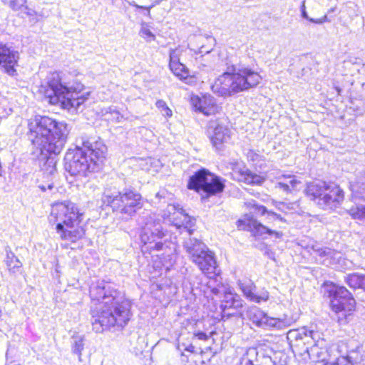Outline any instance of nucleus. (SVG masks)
Returning a JSON list of instances; mask_svg holds the SVG:
<instances>
[{
	"label": "nucleus",
	"mask_w": 365,
	"mask_h": 365,
	"mask_svg": "<svg viewBox=\"0 0 365 365\" xmlns=\"http://www.w3.org/2000/svg\"><path fill=\"white\" fill-rule=\"evenodd\" d=\"M29 138L33 145L39 150L41 160H46L41 168L43 180L38 187L43 192H58L56 158L51 155H57L62 150L68 134L67 125L58 123L47 116H38L29 124Z\"/></svg>",
	"instance_id": "1"
},
{
	"label": "nucleus",
	"mask_w": 365,
	"mask_h": 365,
	"mask_svg": "<svg viewBox=\"0 0 365 365\" xmlns=\"http://www.w3.org/2000/svg\"><path fill=\"white\" fill-rule=\"evenodd\" d=\"M90 297L99 303L92 311L93 329L102 332L115 327L123 329L130 319L131 303L125 296L103 281L92 283Z\"/></svg>",
	"instance_id": "2"
},
{
	"label": "nucleus",
	"mask_w": 365,
	"mask_h": 365,
	"mask_svg": "<svg viewBox=\"0 0 365 365\" xmlns=\"http://www.w3.org/2000/svg\"><path fill=\"white\" fill-rule=\"evenodd\" d=\"M74 149H69L65 155V169L71 175L86 177L100 169L106 158L107 148L103 142L91 140L82 136Z\"/></svg>",
	"instance_id": "3"
},
{
	"label": "nucleus",
	"mask_w": 365,
	"mask_h": 365,
	"mask_svg": "<svg viewBox=\"0 0 365 365\" xmlns=\"http://www.w3.org/2000/svg\"><path fill=\"white\" fill-rule=\"evenodd\" d=\"M83 89L84 86L77 81H71L70 75L54 72L47 78L44 96L50 104L68 110H78L87 99L84 94H80Z\"/></svg>",
	"instance_id": "4"
},
{
	"label": "nucleus",
	"mask_w": 365,
	"mask_h": 365,
	"mask_svg": "<svg viewBox=\"0 0 365 365\" xmlns=\"http://www.w3.org/2000/svg\"><path fill=\"white\" fill-rule=\"evenodd\" d=\"M262 79L260 74L248 66L232 64L215 81L211 88L219 96L227 98L256 87Z\"/></svg>",
	"instance_id": "5"
},
{
	"label": "nucleus",
	"mask_w": 365,
	"mask_h": 365,
	"mask_svg": "<svg viewBox=\"0 0 365 365\" xmlns=\"http://www.w3.org/2000/svg\"><path fill=\"white\" fill-rule=\"evenodd\" d=\"M83 214L76 205L70 201L54 203L48 216L51 225H55L56 233L62 240L76 242L86 233L81 225Z\"/></svg>",
	"instance_id": "6"
},
{
	"label": "nucleus",
	"mask_w": 365,
	"mask_h": 365,
	"mask_svg": "<svg viewBox=\"0 0 365 365\" xmlns=\"http://www.w3.org/2000/svg\"><path fill=\"white\" fill-rule=\"evenodd\" d=\"M102 200L113 211L128 217L133 216L143 205L140 194L130 190H123L122 192L106 190Z\"/></svg>",
	"instance_id": "7"
},
{
	"label": "nucleus",
	"mask_w": 365,
	"mask_h": 365,
	"mask_svg": "<svg viewBox=\"0 0 365 365\" xmlns=\"http://www.w3.org/2000/svg\"><path fill=\"white\" fill-rule=\"evenodd\" d=\"M190 259L207 277L212 278L217 273V262L214 253L207 246L195 238H189L184 242Z\"/></svg>",
	"instance_id": "8"
},
{
	"label": "nucleus",
	"mask_w": 365,
	"mask_h": 365,
	"mask_svg": "<svg viewBox=\"0 0 365 365\" xmlns=\"http://www.w3.org/2000/svg\"><path fill=\"white\" fill-rule=\"evenodd\" d=\"M187 187L197 192L202 191L210 196L222 192L225 183L221 178L203 168L190 178Z\"/></svg>",
	"instance_id": "9"
},
{
	"label": "nucleus",
	"mask_w": 365,
	"mask_h": 365,
	"mask_svg": "<svg viewBox=\"0 0 365 365\" xmlns=\"http://www.w3.org/2000/svg\"><path fill=\"white\" fill-rule=\"evenodd\" d=\"M311 334L309 339L310 343L304 345V348L299 351V354L304 355L307 354L309 359L312 361L315 362H324L327 361V356L331 358L333 354H339L337 348L335 346H332L327 349V342L322 337V333L317 331H309Z\"/></svg>",
	"instance_id": "10"
},
{
	"label": "nucleus",
	"mask_w": 365,
	"mask_h": 365,
	"mask_svg": "<svg viewBox=\"0 0 365 365\" xmlns=\"http://www.w3.org/2000/svg\"><path fill=\"white\" fill-rule=\"evenodd\" d=\"M331 307L338 314V320L345 322L347 316L355 309V300L350 292L343 286L334 285L330 291Z\"/></svg>",
	"instance_id": "11"
},
{
	"label": "nucleus",
	"mask_w": 365,
	"mask_h": 365,
	"mask_svg": "<svg viewBox=\"0 0 365 365\" xmlns=\"http://www.w3.org/2000/svg\"><path fill=\"white\" fill-rule=\"evenodd\" d=\"M247 316L253 324L264 329L283 330L289 327L293 323L292 319L287 317L283 318L269 317L257 307H250L247 310Z\"/></svg>",
	"instance_id": "12"
},
{
	"label": "nucleus",
	"mask_w": 365,
	"mask_h": 365,
	"mask_svg": "<svg viewBox=\"0 0 365 365\" xmlns=\"http://www.w3.org/2000/svg\"><path fill=\"white\" fill-rule=\"evenodd\" d=\"M144 226L140 235L141 241L145 244H152L165 236V232L160 224L161 220L155 214L148 213L141 217Z\"/></svg>",
	"instance_id": "13"
},
{
	"label": "nucleus",
	"mask_w": 365,
	"mask_h": 365,
	"mask_svg": "<svg viewBox=\"0 0 365 365\" xmlns=\"http://www.w3.org/2000/svg\"><path fill=\"white\" fill-rule=\"evenodd\" d=\"M344 197V192L339 185L327 182L323 196L317 203L323 210H334L341 205Z\"/></svg>",
	"instance_id": "14"
},
{
	"label": "nucleus",
	"mask_w": 365,
	"mask_h": 365,
	"mask_svg": "<svg viewBox=\"0 0 365 365\" xmlns=\"http://www.w3.org/2000/svg\"><path fill=\"white\" fill-rule=\"evenodd\" d=\"M207 135L213 146H219L227 142L230 138V130L220 119H211L207 126Z\"/></svg>",
	"instance_id": "15"
},
{
	"label": "nucleus",
	"mask_w": 365,
	"mask_h": 365,
	"mask_svg": "<svg viewBox=\"0 0 365 365\" xmlns=\"http://www.w3.org/2000/svg\"><path fill=\"white\" fill-rule=\"evenodd\" d=\"M237 227L239 230L250 231L255 236H262L264 234L274 235L276 238H280L282 236V232L272 230L257 220L248 216L237 221Z\"/></svg>",
	"instance_id": "16"
},
{
	"label": "nucleus",
	"mask_w": 365,
	"mask_h": 365,
	"mask_svg": "<svg viewBox=\"0 0 365 365\" xmlns=\"http://www.w3.org/2000/svg\"><path fill=\"white\" fill-rule=\"evenodd\" d=\"M183 51L184 50L180 47L170 50L169 66L175 76L180 80L185 81L190 76V73L185 65L180 62V56Z\"/></svg>",
	"instance_id": "17"
},
{
	"label": "nucleus",
	"mask_w": 365,
	"mask_h": 365,
	"mask_svg": "<svg viewBox=\"0 0 365 365\" xmlns=\"http://www.w3.org/2000/svg\"><path fill=\"white\" fill-rule=\"evenodd\" d=\"M192 103L195 110L206 115H214L220 110L214 97L210 95L203 96L202 98H192Z\"/></svg>",
	"instance_id": "18"
},
{
	"label": "nucleus",
	"mask_w": 365,
	"mask_h": 365,
	"mask_svg": "<svg viewBox=\"0 0 365 365\" xmlns=\"http://www.w3.org/2000/svg\"><path fill=\"white\" fill-rule=\"evenodd\" d=\"M238 284L244 296L251 302L260 303L269 299V294L267 290L262 289L257 294L255 292L256 286L251 280L240 281Z\"/></svg>",
	"instance_id": "19"
},
{
	"label": "nucleus",
	"mask_w": 365,
	"mask_h": 365,
	"mask_svg": "<svg viewBox=\"0 0 365 365\" xmlns=\"http://www.w3.org/2000/svg\"><path fill=\"white\" fill-rule=\"evenodd\" d=\"M167 210L170 214H173L171 220L173 225L177 228L183 227L187 230L189 235H191V231L189 229L192 225L191 217L185 214L184 210L179 207V206L169 205Z\"/></svg>",
	"instance_id": "20"
},
{
	"label": "nucleus",
	"mask_w": 365,
	"mask_h": 365,
	"mask_svg": "<svg viewBox=\"0 0 365 365\" xmlns=\"http://www.w3.org/2000/svg\"><path fill=\"white\" fill-rule=\"evenodd\" d=\"M314 331L313 329H307L306 327L301 329H291L287 334V338L290 344L295 346L298 351H302L304 345L310 343L309 339L311 337L309 331Z\"/></svg>",
	"instance_id": "21"
},
{
	"label": "nucleus",
	"mask_w": 365,
	"mask_h": 365,
	"mask_svg": "<svg viewBox=\"0 0 365 365\" xmlns=\"http://www.w3.org/2000/svg\"><path fill=\"white\" fill-rule=\"evenodd\" d=\"M242 305L243 302L239 295L231 292L225 293L224 301L221 305L223 317L237 314Z\"/></svg>",
	"instance_id": "22"
},
{
	"label": "nucleus",
	"mask_w": 365,
	"mask_h": 365,
	"mask_svg": "<svg viewBox=\"0 0 365 365\" xmlns=\"http://www.w3.org/2000/svg\"><path fill=\"white\" fill-rule=\"evenodd\" d=\"M18 58V52L11 50L5 45L0 44V65L3 64L6 73L9 75H14L16 72L14 65L16 63Z\"/></svg>",
	"instance_id": "23"
},
{
	"label": "nucleus",
	"mask_w": 365,
	"mask_h": 365,
	"mask_svg": "<svg viewBox=\"0 0 365 365\" xmlns=\"http://www.w3.org/2000/svg\"><path fill=\"white\" fill-rule=\"evenodd\" d=\"M6 256L5 262L6 264L7 270L10 274L14 276L21 274L22 272V263L14 255L9 247L6 248Z\"/></svg>",
	"instance_id": "24"
},
{
	"label": "nucleus",
	"mask_w": 365,
	"mask_h": 365,
	"mask_svg": "<svg viewBox=\"0 0 365 365\" xmlns=\"http://www.w3.org/2000/svg\"><path fill=\"white\" fill-rule=\"evenodd\" d=\"M327 182L324 181H315L307 185L306 193L312 200L319 201L322 197Z\"/></svg>",
	"instance_id": "25"
},
{
	"label": "nucleus",
	"mask_w": 365,
	"mask_h": 365,
	"mask_svg": "<svg viewBox=\"0 0 365 365\" xmlns=\"http://www.w3.org/2000/svg\"><path fill=\"white\" fill-rule=\"evenodd\" d=\"M238 175L239 177L237 178V180L239 181H242L250 185H261L264 180V178L262 176L254 173L245 168L240 170L238 172Z\"/></svg>",
	"instance_id": "26"
},
{
	"label": "nucleus",
	"mask_w": 365,
	"mask_h": 365,
	"mask_svg": "<svg viewBox=\"0 0 365 365\" xmlns=\"http://www.w3.org/2000/svg\"><path fill=\"white\" fill-rule=\"evenodd\" d=\"M26 0H11L9 6L12 10L19 11L21 14H25L29 17H34L36 12L26 5Z\"/></svg>",
	"instance_id": "27"
},
{
	"label": "nucleus",
	"mask_w": 365,
	"mask_h": 365,
	"mask_svg": "<svg viewBox=\"0 0 365 365\" xmlns=\"http://www.w3.org/2000/svg\"><path fill=\"white\" fill-rule=\"evenodd\" d=\"M259 357L256 348H250L241 357L239 365H262Z\"/></svg>",
	"instance_id": "28"
},
{
	"label": "nucleus",
	"mask_w": 365,
	"mask_h": 365,
	"mask_svg": "<svg viewBox=\"0 0 365 365\" xmlns=\"http://www.w3.org/2000/svg\"><path fill=\"white\" fill-rule=\"evenodd\" d=\"M282 178L284 180H289V184L287 183V182H284L279 180V181L276 185V187H278L286 192H289L292 190H295L297 187V185L301 183V182L298 180L295 176L293 175H282Z\"/></svg>",
	"instance_id": "29"
},
{
	"label": "nucleus",
	"mask_w": 365,
	"mask_h": 365,
	"mask_svg": "<svg viewBox=\"0 0 365 365\" xmlns=\"http://www.w3.org/2000/svg\"><path fill=\"white\" fill-rule=\"evenodd\" d=\"M72 352L78 355V361H82V351L84 349V336L83 335H75L72 337L71 342Z\"/></svg>",
	"instance_id": "30"
},
{
	"label": "nucleus",
	"mask_w": 365,
	"mask_h": 365,
	"mask_svg": "<svg viewBox=\"0 0 365 365\" xmlns=\"http://www.w3.org/2000/svg\"><path fill=\"white\" fill-rule=\"evenodd\" d=\"M339 358H344L346 360V365H356L359 364L361 359L362 356L357 350H353L349 352L346 356H339Z\"/></svg>",
	"instance_id": "31"
},
{
	"label": "nucleus",
	"mask_w": 365,
	"mask_h": 365,
	"mask_svg": "<svg viewBox=\"0 0 365 365\" xmlns=\"http://www.w3.org/2000/svg\"><path fill=\"white\" fill-rule=\"evenodd\" d=\"M349 213L354 219H365V205H356L353 206L349 209Z\"/></svg>",
	"instance_id": "32"
},
{
	"label": "nucleus",
	"mask_w": 365,
	"mask_h": 365,
	"mask_svg": "<svg viewBox=\"0 0 365 365\" xmlns=\"http://www.w3.org/2000/svg\"><path fill=\"white\" fill-rule=\"evenodd\" d=\"M361 280L362 274L355 273L348 275V277L346 278V282L348 284V285L351 288L354 289L361 288V284H363Z\"/></svg>",
	"instance_id": "33"
},
{
	"label": "nucleus",
	"mask_w": 365,
	"mask_h": 365,
	"mask_svg": "<svg viewBox=\"0 0 365 365\" xmlns=\"http://www.w3.org/2000/svg\"><path fill=\"white\" fill-rule=\"evenodd\" d=\"M139 35L147 42H151L155 39V36L152 33L148 28V26L145 24H142L139 31Z\"/></svg>",
	"instance_id": "34"
},
{
	"label": "nucleus",
	"mask_w": 365,
	"mask_h": 365,
	"mask_svg": "<svg viewBox=\"0 0 365 365\" xmlns=\"http://www.w3.org/2000/svg\"><path fill=\"white\" fill-rule=\"evenodd\" d=\"M156 107L160 110L163 115L165 117H171L173 115L172 110L168 107L166 103L163 100H158L156 103Z\"/></svg>",
	"instance_id": "35"
},
{
	"label": "nucleus",
	"mask_w": 365,
	"mask_h": 365,
	"mask_svg": "<svg viewBox=\"0 0 365 365\" xmlns=\"http://www.w3.org/2000/svg\"><path fill=\"white\" fill-rule=\"evenodd\" d=\"M346 362L345 359L339 358L338 354H335L331 358H328L323 365H346Z\"/></svg>",
	"instance_id": "36"
},
{
	"label": "nucleus",
	"mask_w": 365,
	"mask_h": 365,
	"mask_svg": "<svg viewBox=\"0 0 365 365\" xmlns=\"http://www.w3.org/2000/svg\"><path fill=\"white\" fill-rule=\"evenodd\" d=\"M246 205L247 207L253 209L254 212L256 213H261L263 215L267 212V209L265 207L255 204V201L247 202H246Z\"/></svg>",
	"instance_id": "37"
},
{
	"label": "nucleus",
	"mask_w": 365,
	"mask_h": 365,
	"mask_svg": "<svg viewBox=\"0 0 365 365\" xmlns=\"http://www.w3.org/2000/svg\"><path fill=\"white\" fill-rule=\"evenodd\" d=\"M106 113H109L112 115L111 119L115 120L116 122H120L123 118L118 110L113 108H108Z\"/></svg>",
	"instance_id": "38"
},
{
	"label": "nucleus",
	"mask_w": 365,
	"mask_h": 365,
	"mask_svg": "<svg viewBox=\"0 0 365 365\" xmlns=\"http://www.w3.org/2000/svg\"><path fill=\"white\" fill-rule=\"evenodd\" d=\"M320 257L329 256L333 254V251L329 248H321L317 250Z\"/></svg>",
	"instance_id": "39"
},
{
	"label": "nucleus",
	"mask_w": 365,
	"mask_h": 365,
	"mask_svg": "<svg viewBox=\"0 0 365 365\" xmlns=\"http://www.w3.org/2000/svg\"><path fill=\"white\" fill-rule=\"evenodd\" d=\"M302 16L307 19H308L309 21H310L311 22H313V23H316V24H322L325 21V20L327 19V16H324L323 17L322 19H311V18H309L306 11H303L302 13Z\"/></svg>",
	"instance_id": "40"
},
{
	"label": "nucleus",
	"mask_w": 365,
	"mask_h": 365,
	"mask_svg": "<svg viewBox=\"0 0 365 365\" xmlns=\"http://www.w3.org/2000/svg\"><path fill=\"white\" fill-rule=\"evenodd\" d=\"M155 244L153 245L152 244H150L148 248L150 250H161L163 249V244L161 242H154Z\"/></svg>",
	"instance_id": "41"
},
{
	"label": "nucleus",
	"mask_w": 365,
	"mask_h": 365,
	"mask_svg": "<svg viewBox=\"0 0 365 365\" xmlns=\"http://www.w3.org/2000/svg\"><path fill=\"white\" fill-rule=\"evenodd\" d=\"M156 4H158V2H156ZM131 5L133 6H135V7L138 8V9H146L148 11V14L150 15V8L153 7L155 5V4H152V5L150 6H148V7H145V6H139V5L136 4L135 3L131 4Z\"/></svg>",
	"instance_id": "42"
},
{
	"label": "nucleus",
	"mask_w": 365,
	"mask_h": 365,
	"mask_svg": "<svg viewBox=\"0 0 365 365\" xmlns=\"http://www.w3.org/2000/svg\"><path fill=\"white\" fill-rule=\"evenodd\" d=\"M195 335L196 337H197L198 339H200V340L205 341L208 339V336L202 331H199V332L196 333Z\"/></svg>",
	"instance_id": "43"
},
{
	"label": "nucleus",
	"mask_w": 365,
	"mask_h": 365,
	"mask_svg": "<svg viewBox=\"0 0 365 365\" xmlns=\"http://www.w3.org/2000/svg\"><path fill=\"white\" fill-rule=\"evenodd\" d=\"M268 214L269 215H272L273 217H277V219H279L280 220H282V217H280V215H277L276 213L274 212H268Z\"/></svg>",
	"instance_id": "44"
},
{
	"label": "nucleus",
	"mask_w": 365,
	"mask_h": 365,
	"mask_svg": "<svg viewBox=\"0 0 365 365\" xmlns=\"http://www.w3.org/2000/svg\"><path fill=\"white\" fill-rule=\"evenodd\" d=\"M211 292H212L214 294H215V295H217V294H218L220 293V290H219V289H218V288H217V287H214V288H212V289H211Z\"/></svg>",
	"instance_id": "45"
},
{
	"label": "nucleus",
	"mask_w": 365,
	"mask_h": 365,
	"mask_svg": "<svg viewBox=\"0 0 365 365\" xmlns=\"http://www.w3.org/2000/svg\"><path fill=\"white\" fill-rule=\"evenodd\" d=\"M363 284H361V288L364 289L365 290V275H362V280H361Z\"/></svg>",
	"instance_id": "46"
},
{
	"label": "nucleus",
	"mask_w": 365,
	"mask_h": 365,
	"mask_svg": "<svg viewBox=\"0 0 365 365\" xmlns=\"http://www.w3.org/2000/svg\"><path fill=\"white\" fill-rule=\"evenodd\" d=\"M210 51H211V50H206V49H205V47H204V46H202V47L200 48V53H203V52H205V53H210Z\"/></svg>",
	"instance_id": "47"
},
{
	"label": "nucleus",
	"mask_w": 365,
	"mask_h": 365,
	"mask_svg": "<svg viewBox=\"0 0 365 365\" xmlns=\"http://www.w3.org/2000/svg\"><path fill=\"white\" fill-rule=\"evenodd\" d=\"M193 349H194V346L192 345L186 349L187 351H190V352H192Z\"/></svg>",
	"instance_id": "48"
},
{
	"label": "nucleus",
	"mask_w": 365,
	"mask_h": 365,
	"mask_svg": "<svg viewBox=\"0 0 365 365\" xmlns=\"http://www.w3.org/2000/svg\"><path fill=\"white\" fill-rule=\"evenodd\" d=\"M278 179H279V180H281L282 181L287 182V183L289 184V180H284V179H283V178H282V176H281V177H279Z\"/></svg>",
	"instance_id": "49"
},
{
	"label": "nucleus",
	"mask_w": 365,
	"mask_h": 365,
	"mask_svg": "<svg viewBox=\"0 0 365 365\" xmlns=\"http://www.w3.org/2000/svg\"><path fill=\"white\" fill-rule=\"evenodd\" d=\"M264 359L267 360V361H271L272 360L271 358H269V357H266V358H264Z\"/></svg>",
	"instance_id": "50"
},
{
	"label": "nucleus",
	"mask_w": 365,
	"mask_h": 365,
	"mask_svg": "<svg viewBox=\"0 0 365 365\" xmlns=\"http://www.w3.org/2000/svg\"><path fill=\"white\" fill-rule=\"evenodd\" d=\"M209 39L211 40L212 41H214V39H212L211 38H210Z\"/></svg>",
	"instance_id": "51"
}]
</instances>
